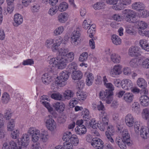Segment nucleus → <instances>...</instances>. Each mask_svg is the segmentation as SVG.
I'll return each instance as SVG.
<instances>
[{"label": "nucleus", "mask_w": 149, "mask_h": 149, "mask_svg": "<svg viewBox=\"0 0 149 149\" xmlns=\"http://www.w3.org/2000/svg\"><path fill=\"white\" fill-rule=\"evenodd\" d=\"M49 63V71L54 72L56 67L61 69L65 68L68 63V60L67 58L60 56L56 58L51 59Z\"/></svg>", "instance_id": "f257e3e1"}, {"label": "nucleus", "mask_w": 149, "mask_h": 149, "mask_svg": "<svg viewBox=\"0 0 149 149\" xmlns=\"http://www.w3.org/2000/svg\"><path fill=\"white\" fill-rule=\"evenodd\" d=\"M122 138L117 137L115 140V142L117 144L121 149H126V145L130 146L131 143L130 142V136L128 131L124 130L122 133Z\"/></svg>", "instance_id": "f03ea898"}, {"label": "nucleus", "mask_w": 149, "mask_h": 149, "mask_svg": "<svg viewBox=\"0 0 149 149\" xmlns=\"http://www.w3.org/2000/svg\"><path fill=\"white\" fill-rule=\"evenodd\" d=\"M69 76V73L66 72H62L60 74L59 76L57 77V79L52 83L51 88L55 90L58 86L62 87L64 86L66 84V81Z\"/></svg>", "instance_id": "7ed1b4c3"}, {"label": "nucleus", "mask_w": 149, "mask_h": 149, "mask_svg": "<svg viewBox=\"0 0 149 149\" xmlns=\"http://www.w3.org/2000/svg\"><path fill=\"white\" fill-rule=\"evenodd\" d=\"M62 40V38H58L56 40L48 39L46 41L45 45L48 48H50L52 47V51L55 52L58 50V47L61 43Z\"/></svg>", "instance_id": "20e7f679"}, {"label": "nucleus", "mask_w": 149, "mask_h": 149, "mask_svg": "<svg viewBox=\"0 0 149 149\" xmlns=\"http://www.w3.org/2000/svg\"><path fill=\"white\" fill-rule=\"evenodd\" d=\"M123 13L125 15V19L126 22L132 23L135 22L137 14L135 11L127 9L123 10Z\"/></svg>", "instance_id": "39448f33"}, {"label": "nucleus", "mask_w": 149, "mask_h": 149, "mask_svg": "<svg viewBox=\"0 0 149 149\" xmlns=\"http://www.w3.org/2000/svg\"><path fill=\"white\" fill-rule=\"evenodd\" d=\"M81 34L78 30H74L71 35L70 40L72 45H78L79 43Z\"/></svg>", "instance_id": "423d86ee"}, {"label": "nucleus", "mask_w": 149, "mask_h": 149, "mask_svg": "<svg viewBox=\"0 0 149 149\" xmlns=\"http://www.w3.org/2000/svg\"><path fill=\"white\" fill-rule=\"evenodd\" d=\"M45 123L48 130L52 131L56 129V123L51 116H48L46 117Z\"/></svg>", "instance_id": "0eeeda50"}, {"label": "nucleus", "mask_w": 149, "mask_h": 149, "mask_svg": "<svg viewBox=\"0 0 149 149\" xmlns=\"http://www.w3.org/2000/svg\"><path fill=\"white\" fill-rule=\"evenodd\" d=\"M107 131L105 132V134L108 140L112 143H113L114 141L112 137L113 133L115 132L113 127L111 125H109L107 127Z\"/></svg>", "instance_id": "6e6552de"}, {"label": "nucleus", "mask_w": 149, "mask_h": 149, "mask_svg": "<svg viewBox=\"0 0 149 149\" xmlns=\"http://www.w3.org/2000/svg\"><path fill=\"white\" fill-rule=\"evenodd\" d=\"M91 144L94 148L97 149H102L104 147V143L98 138H93Z\"/></svg>", "instance_id": "1a4fd4ad"}, {"label": "nucleus", "mask_w": 149, "mask_h": 149, "mask_svg": "<svg viewBox=\"0 0 149 149\" xmlns=\"http://www.w3.org/2000/svg\"><path fill=\"white\" fill-rule=\"evenodd\" d=\"M122 87L125 90H131L133 87V83L129 79H125L122 80Z\"/></svg>", "instance_id": "9d476101"}, {"label": "nucleus", "mask_w": 149, "mask_h": 149, "mask_svg": "<svg viewBox=\"0 0 149 149\" xmlns=\"http://www.w3.org/2000/svg\"><path fill=\"white\" fill-rule=\"evenodd\" d=\"M113 94V93L112 91L107 89L104 91H102L100 92L99 97L101 100H105V99L107 97H111Z\"/></svg>", "instance_id": "9b49d317"}, {"label": "nucleus", "mask_w": 149, "mask_h": 149, "mask_svg": "<svg viewBox=\"0 0 149 149\" xmlns=\"http://www.w3.org/2000/svg\"><path fill=\"white\" fill-rule=\"evenodd\" d=\"M122 67L120 65H115L110 72V74L111 76L113 77H115L118 75H119L120 73V71Z\"/></svg>", "instance_id": "f8f14e48"}, {"label": "nucleus", "mask_w": 149, "mask_h": 149, "mask_svg": "<svg viewBox=\"0 0 149 149\" xmlns=\"http://www.w3.org/2000/svg\"><path fill=\"white\" fill-rule=\"evenodd\" d=\"M140 49L137 46L132 47L129 49L130 55L132 56H138L140 55Z\"/></svg>", "instance_id": "ddd939ff"}, {"label": "nucleus", "mask_w": 149, "mask_h": 149, "mask_svg": "<svg viewBox=\"0 0 149 149\" xmlns=\"http://www.w3.org/2000/svg\"><path fill=\"white\" fill-rule=\"evenodd\" d=\"M13 25L15 26H17L21 24L23 21L22 16L19 14L15 15L14 16Z\"/></svg>", "instance_id": "4468645a"}, {"label": "nucleus", "mask_w": 149, "mask_h": 149, "mask_svg": "<svg viewBox=\"0 0 149 149\" xmlns=\"http://www.w3.org/2000/svg\"><path fill=\"white\" fill-rule=\"evenodd\" d=\"M137 83L138 86L143 88V91H145V93L146 91L147 92V90L146 89L147 86V83L146 81L143 78H139L137 81Z\"/></svg>", "instance_id": "2eb2a0df"}, {"label": "nucleus", "mask_w": 149, "mask_h": 149, "mask_svg": "<svg viewBox=\"0 0 149 149\" xmlns=\"http://www.w3.org/2000/svg\"><path fill=\"white\" fill-rule=\"evenodd\" d=\"M125 121L128 126L129 127H132L134 123L133 116L130 114H128L125 117Z\"/></svg>", "instance_id": "dca6fc26"}, {"label": "nucleus", "mask_w": 149, "mask_h": 149, "mask_svg": "<svg viewBox=\"0 0 149 149\" xmlns=\"http://www.w3.org/2000/svg\"><path fill=\"white\" fill-rule=\"evenodd\" d=\"M42 82L45 84H48L52 80V77L48 73L43 74L41 78Z\"/></svg>", "instance_id": "f3484780"}, {"label": "nucleus", "mask_w": 149, "mask_h": 149, "mask_svg": "<svg viewBox=\"0 0 149 149\" xmlns=\"http://www.w3.org/2000/svg\"><path fill=\"white\" fill-rule=\"evenodd\" d=\"M21 145L24 146H26L29 142V137L27 134H24L21 138Z\"/></svg>", "instance_id": "a211bd4d"}, {"label": "nucleus", "mask_w": 149, "mask_h": 149, "mask_svg": "<svg viewBox=\"0 0 149 149\" xmlns=\"http://www.w3.org/2000/svg\"><path fill=\"white\" fill-rule=\"evenodd\" d=\"M141 104L144 107H147L149 104V98L146 95L141 96L139 98Z\"/></svg>", "instance_id": "6ab92c4d"}, {"label": "nucleus", "mask_w": 149, "mask_h": 149, "mask_svg": "<svg viewBox=\"0 0 149 149\" xmlns=\"http://www.w3.org/2000/svg\"><path fill=\"white\" fill-rule=\"evenodd\" d=\"M72 74L71 76L73 80H80L82 78L83 74L80 71H72Z\"/></svg>", "instance_id": "aec40b11"}, {"label": "nucleus", "mask_w": 149, "mask_h": 149, "mask_svg": "<svg viewBox=\"0 0 149 149\" xmlns=\"http://www.w3.org/2000/svg\"><path fill=\"white\" fill-rule=\"evenodd\" d=\"M76 133L80 135L85 134L87 131L84 125L77 126L75 128Z\"/></svg>", "instance_id": "412c9836"}, {"label": "nucleus", "mask_w": 149, "mask_h": 149, "mask_svg": "<svg viewBox=\"0 0 149 149\" xmlns=\"http://www.w3.org/2000/svg\"><path fill=\"white\" fill-rule=\"evenodd\" d=\"M68 17V14L66 13H63L59 14L58 17V21L61 23L65 22L67 20Z\"/></svg>", "instance_id": "4be33fe9"}, {"label": "nucleus", "mask_w": 149, "mask_h": 149, "mask_svg": "<svg viewBox=\"0 0 149 149\" xmlns=\"http://www.w3.org/2000/svg\"><path fill=\"white\" fill-rule=\"evenodd\" d=\"M134 98V95L131 93H127L124 95V100L127 103L132 102L133 101Z\"/></svg>", "instance_id": "5701e85b"}, {"label": "nucleus", "mask_w": 149, "mask_h": 149, "mask_svg": "<svg viewBox=\"0 0 149 149\" xmlns=\"http://www.w3.org/2000/svg\"><path fill=\"white\" fill-rule=\"evenodd\" d=\"M56 110L59 111H63L65 108L64 104L61 102H57L53 105Z\"/></svg>", "instance_id": "b1692460"}, {"label": "nucleus", "mask_w": 149, "mask_h": 149, "mask_svg": "<svg viewBox=\"0 0 149 149\" xmlns=\"http://www.w3.org/2000/svg\"><path fill=\"white\" fill-rule=\"evenodd\" d=\"M133 9L138 10H143L144 8V6L143 3L141 2H135L132 5Z\"/></svg>", "instance_id": "393cba45"}, {"label": "nucleus", "mask_w": 149, "mask_h": 149, "mask_svg": "<svg viewBox=\"0 0 149 149\" xmlns=\"http://www.w3.org/2000/svg\"><path fill=\"white\" fill-rule=\"evenodd\" d=\"M148 129L145 126L141 127L140 130V135L143 138L146 139L149 135L148 133Z\"/></svg>", "instance_id": "a878e982"}, {"label": "nucleus", "mask_w": 149, "mask_h": 149, "mask_svg": "<svg viewBox=\"0 0 149 149\" xmlns=\"http://www.w3.org/2000/svg\"><path fill=\"white\" fill-rule=\"evenodd\" d=\"M77 68V64L74 62L71 63L68 65V72L65 71L64 72H66L69 73V75L70 73L72 72V71H76ZM63 72H64L63 71Z\"/></svg>", "instance_id": "bb28decb"}, {"label": "nucleus", "mask_w": 149, "mask_h": 149, "mask_svg": "<svg viewBox=\"0 0 149 149\" xmlns=\"http://www.w3.org/2000/svg\"><path fill=\"white\" fill-rule=\"evenodd\" d=\"M110 58L113 62L116 63H119L121 60L120 56L115 53L113 54L110 55Z\"/></svg>", "instance_id": "cd10ccee"}, {"label": "nucleus", "mask_w": 149, "mask_h": 149, "mask_svg": "<svg viewBox=\"0 0 149 149\" xmlns=\"http://www.w3.org/2000/svg\"><path fill=\"white\" fill-rule=\"evenodd\" d=\"M132 109L133 112L138 114L140 112V106L137 102H134L132 105Z\"/></svg>", "instance_id": "c85d7f7f"}, {"label": "nucleus", "mask_w": 149, "mask_h": 149, "mask_svg": "<svg viewBox=\"0 0 149 149\" xmlns=\"http://www.w3.org/2000/svg\"><path fill=\"white\" fill-rule=\"evenodd\" d=\"M139 43L140 46L143 49L148 52L149 51V45L146 40H141L139 41Z\"/></svg>", "instance_id": "c756f323"}, {"label": "nucleus", "mask_w": 149, "mask_h": 149, "mask_svg": "<svg viewBox=\"0 0 149 149\" xmlns=\"http://www.w3.org/2000/svg\"><path fill=\"white\" fill-rule=\"evenodd\" d=\"M113 43L116 45L120 44L121 42V40L119 36L116 35L112 36L111 38Z\"/></svg>", "instance_id": "7c9ffc66"}, {"label": "nucleus", "mask_w": 149, "mask_h": 149, "mask_svg": "<svg viewBox=\"0 0 149 149\" xmlns=\"http://www.w3.org/2000/svg\"><path fill=\"white\" fill-rule=\"evenodd\" d=\"M58 10L61 12L65 10L68 7V4L65 2H63L61 3L58 6H56Z\"/></svg>", "instance_id": "2f4dec72"}, {"label": "nucleus", "mask_w": 149, "mask_h": 149, "mask_svg": "<svg viewBox=\"0 0 149 149\" xmlns=\"http://www.w3.org/2000/svg\"><path fill=\"white\" fill-rule=\"evenodd\" d=\"M74 95V93L72 91L69 90L65 91L63 94L64 98L67 100H69L73 97Z\"/></svg>", "instance_id": "473e14b6"}, {"label": "nucleus", "mask_w": 149, "mask_h": 149, "mask_svg": "<svg viewBox=\"0 0 149 149\" xmlns=\"http://www.w3.org/2000/svg\"><path fill=\"white\" fill-rule=\"evenodd\" d=\"M72 137V135L71 132L67 131L64 133L62 139L65 142H69Z\"/></svg>", "instance_id": "72a5a7b5"}, {"label": "nucleus", "mask_w": 149, "mask_h": 149, "mask_svg": "<svg viewBox=\"0 0 149 149\" xmlns=\"http://www.w3.org/2000/svg\"><path fill=\"white\" fill-rule=\"evenodd\" d=\"M7 146L9 149H21L20 146H18L16 143L13 141H11L7 143Z\"/></svg>", "instance_id": "f704fd0d"}, {"label": "nucleus", "mask_w": 149, "mask_h": 149, "mask_svg": "<svg viewBox=\"0 0 149 149\" xmlns=\"http://www.w3.org/2000/svg\"><path fill=\"white\" fill-rule=\"evenodd\" d=\"M35 133H34L32 135V140L33 142H37L40 137V132L39 130H37Z\"/></svg>", "instance_id": "c9c22d12"}, {"label": "nucleus", "mask_w": 149, "mask_h": 149, "mask_svg": "<svg viewBox=\"0 0 149 149\" xmlns=\"http://www.w3.org/2000/svg\"><path fill=\"white\" fill-rule=\"evenodd\" d=\"M70 142L74 146H77L78 144L79 140L77 136L75 135H72V137L70 139Z\"/></svg>", "instance_id": "e433bc0d"}, {"label": "nucleus", "mask_w": 149, "mask_h": 149, "mask_svg": "<svg viewBox=\"0 0 149 149\" xmlns=\"http://www.w3.org/2000/svg\"><path fill=\"white\" fill-rule=\"evenodd\" d=\"M69 52L68 49L67 48H62L59 50V54L58 56L66 57V55L68 54Z\"/></svg>", "instance_id": "4c0bfd02"}, {"label": "nucleus", "mask_w": 149, "mask_h": 149, "mask_svg": "<svg viewBox=\"0 0 149 149\" xmlns=\"http://www.w3.org/2000/svg\"><path fill=\"white\" fill-rule=\"evenodd\" d=\"M77 96L79 100L81 101L84 100L87 98L86 94L81 92H77Z\"/></svg>", "instance_id": "58836bf2"}, {"label": "nucleus", "mask_w": 149, "mask_h": 149, "mask_svg": "<svg viewBox=\"0 0 149 149\" xmlns=\"http://www.w3.org/2000/svg\"><path fill=\"white\" fill-rule=\"evenodd\" d=\"M40 139L43 142H45L47 141L48 136L46 131H42L40 135Z\"/></svg>", "instance_id": "ea45409f"}, {"label": "nucleus", "mask_w": 149, "mask_h": 149, "mask_svg": "<svg viewBox=\"0 0 149 149\" xmlns=\"http://www.w3.org/2000/svg\"><path fill=\"white\" fill-rule=\"evenodd\" d=\"M101 113L103 114L102 122L101 123L108 125L109 121L108 118L107 117V113L104 111L101 112Z\"/></svg>", "instance_id": "a19ab883"}, {"label": "nucleus", "mask_w": 149, "mask_h": 149, "mask_svg": "<svg viewBox=\"0 0 149 149\" xmlns=\"http://www.w3.org/2000/svg\"><path fill=\"white\" fill-rule=\"evenodd\" d=\"M2 102L6 104L9 101L10 97L9 95L7 93H4L2 96Z\"/></svg>", "instance_id": "79ce46f5"}, {"label": "nucleus", "mask_w": 149, "mask_h": 149, "mask_svg": "<svg viewBox=\"0 0 149 149\" xmlns=\"http://www.w3.org/2000/svg\"><path fill=\"white\" fill-rule=\"evenodd\" d=\"M83 116V119L84 120L86 121H88L89 119V112L88 110L86 109H83L82 111Z\"/></svg>", "instance_id": "37998d69"}, {"label": "nucleus", "mask_w": 149, "mask_h": 149, "mask_svg": "<svg viewBox=\"0 0 149 149\" xmlns=\"http://www.w3.org/2000/svg\"><path fill=\"white\" fill-rule=\"evenodd\" d=\"M139 61L136 59H132L130 62V65L132 68H136L139 66Z\"/></svg>", "instance_id": "c03bdc74"}, {"label": "nucleus", "mask_w": 149, "mask_h": 149, "mask_svg": "<svg viewBox=\"0 0 149 149\" xmlns=\"http://www.w3.org/2000/svg\"><path fill=\"white\" fill-rule=\"evenodd\" d=\"M88 57V53L87 52H84L80 55L79 60L81 62L85 61L87 60Z\"/></svg>", "instance_id": "a18cd8bd"}, {"label": "nucleus", "mask_w": 149, "mask_h": 149, "mask_svg": "<svg viewBox=\"0 0 149 149\" xmlns=\"http://www.w3.org/2000/svg\"><path fill=\"white\" fill-rule=\"evenodd\" d=\"M64 31L63 28L62 26H60L56 29L54 31V35L57 36L61 34Z\"/></svg>", "instance_id": "49530a36"}, {"label": "nucleus", "mask_w": 149, "mask_h": 149, "mask_svg": "<svg viewBox=\"0 0 149 149\" xmlns=\"http://www.w3.org/2000/svg\"><path fill=\"white\" fill-rule=\"evenodd\" d=\"M137 24L139 28L143 30L146 28L147 26V23L143 21H139L137 22Z\"/></svg>", "instance_id": "de8ad7c7"}, {"label": "nucleus", "mask_w": 149, "mask_h": 149, "mask_svg": "<svg viewBox=\"0 0 149 149\" xmlns=\"http://www.w3.org/2000/svg\"><path fill=\"white\" fill-rule=\"evenodd\" d=\"M142 117L146 120L149 118V109L148 108L144 109L142 113Z\"/></svg>", "instance_id": "09e8293b"}, {"label": "nucleus", "mask_w": 149, "mask_h": 149, "mask_svg": "<svg viewBox=\"0 0 149 149\" xmlns=\"http://www.w3.org/2000/svg\"><path fill=\"white\" fill-rule=\"evenodd\" d=\"M15 126L14 120L13 119L10 120L8 123L7 125V130L8 131H11L13 129Z\"/></svg>", "instance_id": "8fccbe9b"}, {"label": "nucleus", "mask_w": 149, "mask_h": 149, "mask_svg": "<svg viewBox=\"0 0 149 149\" xmlns=\"http://www.w3.org/2000/svg\"><path fill=\"white\" fill-rule=\"evenodd\" d=\"M58 10L56 6H53L49 9L48 14L52 16L54 15Z\"/></svg>", "instance_id": "3c124183"}, {"label": "nucleus", "mask_w": 149, "mask_h": 149, "mask_svg": "<svg viewBox=\"0 0 149 149\" xmlns=\"http://www.w3.org/2000/svg\"><path fill=\"white\" fill-rule=\"evenodd\" d=\"M141 11H139V14L140 16L143 17H148L149 15V12L146 10H144L143 9L141 10Z\"/></svg>", "instance_id": "603ef678"}, {"label": "nucleus", "mask_w": 149, "mask_h": 149, "mask_svg": "<svg viewBox=\"0 0 149 149\" xmlns=\"http://www.w3.org/2000/svg\"><path fill=\"white\" fill-rule=\"evenodd\" d=\"M62 95L58 93H55L52 94L51 97L56 100H61L62 98Z\"/></svg>", "instance_id": "864d4df0"}, {"label": "nucleus", "mask_w": 149, "mask_h": 149, "mask_svg": "<svg viewBox=\"0 0 149 149\" xmlns=\"http://www.w3.org/2000/svg\"><path fill=\"white\" fill-rule=\"evenodd\" d=\"M40 8V6L37 4H35L31 7V10L33 13H37Z\"/></svg>", "instance_id": "5fc2aeb1"}, {"label": "nucleus", "mask_w": 149, "mask_h": 149, "mask_svg": "<svg viewBox=\"0 0 149 149\" xmlns=\"http://www.w3.org/2000/svg\"><path fill=\"white\" fill-rule=\"evenodd\" d=\"M8 6L7 8V11L8 13L10 14L13 11L14 6L13 3H10L9 4L8 3H7Z\"/></svg>", "instance_id": "6e6d98bb"}, {"label": "nucleus", "mask_w": 149, "mask_h": 149, "mask_svg": "<svg viewBox=\"0 0 149 149\" xmlns=\"http://www.w3.org/2000/svg\"><path fill=\"white\" fill-rule=\"evenodd\" d=\"M66 56L67 58L68 62H72L74 58V55L72 52H70L66 55Z\"/></svg>", "instance_id": "4d7b16f0"}, {"label": "nucleus", "mask_w": 149, "mask_h": 149, "mask_svg": "<svg viewBox=\"0 0 149 149\" xmlns=\"http://www.w3.org/2000/svg\"><path fill=\"white\" fill-rule=\"evenodd\" d=\"M63 147L62 148L63 149H72L73 148L72 145L70 142H65L63 143Z\"/></svg>", "instance_id": "13d9d810"}, {"label": "nucleus", "mask_w": 149, "mask_h": 149, "mask_svg": "<svg viewBox=\"0 0 149 149\" xmlns=\"http://www.w3.org/2000/svg\"><path fill=\"white\" fill-rule=\"evenodd\" d=\"M142 65L143 68L146 69L149 68V58L144 60Z\"/></svg>", "instance_id": "bf43d9fd"}, {"label": "nucleus", "mask_w": 149, "mask_h": 149, "mask_svg": "<svg viewBox=\"0 0 149 149\" xmlns=\"http://www.w3.org/2000/svg\"><path fill=\"white\" fill-rule=\"evenodd\" d=\"M104 3L101 2H97L94 5L93 8L95 9H102L104 6Z\"/></svg>", "instance_id": "052dcab7"}, {"label": "nucleus", "mask_w": 149, "mask_h": 149, "mask_svg": "<svg viewBox=\"0 0 149 149\" xmlns=\"http://www.w3.org/2000/svg\"><path fill=\"white\" fill-rule=\"evenodd\" d=\"M42 103L43 104L47 109L50 112H53V109L50 106V104L48 102L44 101L42 102Z\"/></svg>", "instance_id": "680f3d73"}, {"label": "nucleus", "mask_w": 149, "mask_h": 149, "mask_svg": "<svg viewBox=\"0 0 149 149\" xmlns=\"http://www.w3.org/2000/svg\"><path fill=\"white\" fill-rule=\"evenodd\" d=\"M126 31L127 33L133 34L134 33V31L130 25H127L125 27Z\"/></svg>", "instance_id": "e2e57ef3"}, {"label": "nucleus", "mask_w": 149, "mask_h": 149, "mask_svg": "<svg viewBox=\"0 0 149 149\" xmlns=\"http://www.w3.org/2000/svg\"><path fill=\"white\" fill-rule=\"evenodd\" d=\"M19 134V131L16 130L11 132V136L13 138L15 139L18 137Z\"/></svg>", "instance_id": "0e129e2a"}, {"label": "nucleus", "mask_w": 149, "mask_h": 149, "mask_svg": "<svg viewBox=\"0 0 149 149\" xmlns=\"http://www.w3.org/2000/svg\"><path fill=\"white\" fill-rule=\"evenodd\" d=\"M113 83L115 86L117 87H119L120 86L122 87V81H121L119 79H114L113 80Z\"/></svg>", "instance_id": "69168bd1"}, {"label": "nucleus", "mask_w": 149, "mask_h": 149, "mask_svg": "<svg viewBox=\"0 0 149 149\" xmlns=\"http://www.w3.org/2000/svg\"><path fill=\"white\" fill-rule=\"evenodd\" d=\"M78 100L77 98H72L70 100L69 104L71 106L73 107L78 103Z\"/></svg>", "instance_id": "338daca9"}, {"label": "nucleus", "mask_w": 149, "mask_h": 149, "mask_svg": "<svg viewBox=\"0 0 149 149\" xmlns=\"http://www.w3.org/2000/svg\"><path fill=\"white\" fill-rule=\"evenodd\" d=\"M11 116V114L10 111L9 110H6L4 113V118L6 120H9Z\"/></svg>", "instance_id": "774afa93"}]
</instances>
